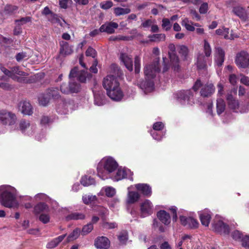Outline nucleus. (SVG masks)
Listing matches in <instances>:
<instances>
[{
    "instance_id": "obj_1",
    "label": "nucleus",
    "mask_w": 249,
    "mask_h": 249,
    "mask_svg": "<svg viewBox=\"0 0 249 249\" xmlns=\"http://www.w3.org/2000/svg\"><path fill=\"white\" fill-rule=\"evenodd\" d=\"M111 68L114 70L115 75L109 74L104 78L103 86L110 99L115 101H120L124 95L120 87L117 77H120L122 75V72L119 71L118 67L115 64L112 65Z\"/></svg>"
},
{
    "instance_id": "obj_2",
    "label": "nucleus",
    "mask_w": 249,
    "mask_h": 249,
    "mask_svg": "<svg viewBox=\"0 0 249 249\" xmlns=\"http://www.w3.org/2000/svg\"><path fill=\"white\" fill-rule=\"evenodd\" d=\"M92 75L85 70L78 71L76 67L72 69L70 73L69 78L70 82L68 85L66 83L62 84L60 86V90L62 93L68 94L72 93H77L81 89L80 85L76 82L73 81L72 78L77 77V79L82 83L86 82L89 80Z\"/></svg>"
},
{
    "instance_id": "obj_3",
    "label": "nucleus",
    "mask_w": 249,
    "mask_h": 249,
    "mask_svg": "<svg viewBox=\"0 0 249 249\" xmlns=\"http://www.w3.org/2000/svg\"><path fill=\"white\" fill-rule=\"evenodd\" d=\"M159 60V58H156L152 63L146 64L144 67L145 80L140 83L139 86L145 94L152 92L154 89L153 79L160 71Z\"/></svg>"
},
{
    "instance_id": "obj_4",
    "label": "nucleus",
    "mask_w": 249,
    "mask_h": 249,
    "mask_svg": "<svg viewBox=\"0 0 249 249\" xmlns=\"http://www.w3.org/2000/svg\"><path fill=\"white\" fill-rule=\"evenodd\" d=\"M18 192L16 188L9 185L0 186V202L5 207L14 208L18 206Z\"/></svg>"
},
{
    "instance_id": "obj_5",
    "label": "nucleus",
    "mask_w": 249,
    "mask_h": 249,
    "mask_svg": "<svg viewBox=\"0 0 249 249\" xmlns=\"http://www.w3.org/2000/svg\"><path fill=\"white\" fill-rule=\"evenodd\" d=\"M118 166L117 162L113 158L104 157L97 165V176L103 180L109 178L117 170Z\"/></svg>"
},
{
    "instance_id": "obj_6",
    "label": "nucleus",
    "mask_w": 249,
    "mask_h": 249,
    "mask_svg": "<svg viewBox=\"0 0 249 249\" xmlns=\"http://www.w3.org/2000/svg\"><path fill=\"white\" fill-rule=\"evenodd\" d=\"M213 230L221 234H228L230 232L229 227L220 216H216L212 223Z\"/></svg>"
},
{
    "instance_id": "obj_7",
    "label": "nucleus",
    "mask_w": 249,
    "mask_h": 249,
    "mask_svg": "<svg viewBox=\"0 0 249 249\" xmlns=\"http://www.w3.org/2000/svg\"><path fill=\"white\" fill-rule=\"evenodd\" d=\"M132 172L128 169L125 168H119L115 174L114 172L109 177L114 181H119L124 178H128L131 180H133Z\"/></svg>"
},
{
    "instance_id": "obj_8",
    "label": "nucleus",
    "mask_w": 249,
    "mask_h": 249,
    "mask_svg": "<svg viewBox=\"0 0 249 249\" xmlns=\"http://www.w3.org/2000/svg\"><path fill=\"white\" fill-rule=\"evenodd\" d=\"M17 120L16 115L7 110H0V122L4 124L12 125Z\"/></svg>"
},
{
    "instance_id": "obj_9",
    "label": "nucleus",
    "mask_w": 249,
    "mask_h": 249,
    "mask_svg": "<svg viewBox=\"0 0 249 249\" xmlns=\"http://www.w3.org/2000/svg\"><path fill=\"white\" fill-rule=\"evenodd\" d=\"M235 63L239 68H247L249 67V54L245 51H242L237 54Z\"/></svg>"
},
{
    "instance_id": "obj_10",
    "label": "nucleus",
    "mask_w": 249,
    "mask_h": 249,
    "mask_svg": "<svg viewBox=\"0 0 249 249\" xmlns=\"http://www.w3.org/2000/svg\"><path fill=\"white\" fill-rule=\"evenodd\" d=\"M175 95L177 100L183 105L190 104L189 101L193 96L191 90H181L177 92Z\"/></svg>"
},
{
    "instance_id": "obj_11",
    "label": "nucleus",
    "mask_w": 249,
    "mask_h": 249,
    "mask_svg": "<svg viewBox=\"0 0 249 249\" xmlns=\"http://www.w3.org/2000/svg\"><path fill=\"white\" fill-rule=\"evenodd\" d=\"M141 214L142 217L151 215L153 212V205L150 200H145L140 206Z\"/></svg>"
},
{
    "instance_id": "obj_12",
    "label": "nucleus",
    "mask_w": 249,
    "mask_h": 249,
    "mask_svg": "<svg viewBox=\"0 0 249 249\" xmlns=\"http://www.w3.org/2000/svg\"><path fill=\"white\" fill-rule=\"evenodd\" d=\"M19 128L23 133L30 136L34 134L36 126L30 124L28 121L22 120L19 123Z\"/></svg>"
},
{
    "instance_id": "obj_13",
    "label": "nucleus",
    "mask_w": 249,
    "mask_h": 249,
    "mask_svg": "<svg viewBox=\"0 0 249 249\" xmlns=\"http://www.w3.org/2000/svg\"><path fill=\"white\" fill-rule=\"evenodd\" d=\"M0 69L1 71L9 77L12 79V76H17V75L20 76H26L27 73L21 71L19 70V67L18 66L14 67L11 69L10 70H7L6 68L0 65Z\"/></svg>"
},
{
    "instance_id": "obj_14",
    "label": "nucleus",
    "mask_w": 249,
    "mask_h": 249,
    "mask_svg": "<svg viewBox=\"0 0 249 249\" xmlns=\"http://www.w3.org/2000/svg\"><path fill=\"white\" fill-rule=\"evenodd\" d=\"M169 49L170 52H169V55L170 59V61L173 65V67L174 71H178L179 68L178 64L179 60L177 55L175 53V46L174 44H171L169 45Z\"/></svg>"
},
{
    "instance_id": "obj_15",
    "label": "nucleus",
    "mask_w": 249,
    "mask_h": 249,
    "mask_svg": "<svg viewBox=\"0 0 249 249\" xmlns=\"http://www.w3.org/2000/svg\"><path fill=\"white\" fill-rule=\"evenodd\" d=\"M214 56L215 64L217 66H221L224 61L225 53L221 47H215Z\"/></svg>"
},
{
    "instance_id": "obj_16",
    "label": "nucleus",
    "mask_w": 249,
    "mask_h": 249,
    "mask_svg": "<svg viewBox=\"0 0 249 249\" xmlns=\"http://www.w3.org/2000/svg\"><path fill=\"white\" fill-rule=\"evenodd\" d=\"M198 214L202 225L208 227L212 218V213L208 209H205L199 212Z\"/></svg>"
},
{
    "instance_id": "obj_17",
    "label": "nucleus",
    "mask_w": 249,
    "mask_h": 249,
    "mask_svg": "<svg viewBox=\"0 0 249 249\" xmlns=\"http://www.w3.org/2000/svg\"><path fill=\"white\" fill-rule=\"evenodd\" d=\"M59 53L63 56H66L71 54L73 53V46L65 41L62 40L59 42Z\"/></svg>"
},
{
    "instance_id": "obj_18",
    "label": "nucleus",
    "mask_w": 249,
    "mask_h": 249,
    "mask_svg": "<svg viewBox=\"0 0 249 249\" xmlns=\"http://www.w3.org/2000/svg\"><path fill=\"white\" fill-rule=\"evenodd\" d=\"M120 60L130 71L133 70L132 56L126 53H121L120 55Z\"/></svg>"
},
{
    "instance_id": "obj_19",
    "label": "nucleus",
    "mask_w": 249,
    "mask_h": 249,
    "mask_svg": "<svg viewBox=\"0 0 249 249\" xmlns=\"http://www.w3.org/2000/svg\"><path fill=\"white\" fill-rule=\"evenodd\" d=\"M135 187L138 191L144 196L150 197L152 195L151 187L147 184H136L135 185Z\"/></svg>"
},
{
    "instance_id": "obj_20",
    "label": "nucleus",
    "mask_w": 249,
    "mask_h": 249,
    "mask_svg": "<svg viewBox=\"0 0 249 249\" xmlns=\"http://www.w3.org/2000/svg\"><path fill=\"white\" fill-rule=\"evenodd\" d=\"M118 27V24L116 22H107L100 27V31L111 34L114 33L115 30Z\"/></svg>"
},
{
    "instance_id": "obj_21",
    "label": "nucleus",
    "mask_w": 249,
    "mask_h": 249,
    "mask_svg": "<svg viewBox=\"0 0 249 249\" xmlns=\"http://www.w3.org/2000/svg\"><path fill=\"white\" fill-rule=\"evenodd\" d=\"M94 245L97 249H107L110 246V241L106 237H99L96 239Z\"/></svg>"
},
{
    "instance_id": "obj_22",
    "label": "nucleus",
    "mask_w": 249,
    "mask_h": 249,
    "mask_svg": "<svg viewBox=\"0 0 249 249\" xmlns=\"http://www.w3.org/2000/svg\"><path fill=\"white\" fill-rule=\"evenodd\" d=\"M158 219L164 225L168 226L171 223V216L164 210H160L157 213Z\"/></svg>"
},
{
    "instance_id": "obj_23",
    "label": "nucleus",
    "mask_w": 249,
    "mask_h": 249,
    "mask_svg": "<svg viewBox=\"0 0 249 249\" xmlns=\"http://www.w3.org/2000/svg\"><path fill=\"white\" fill-rule=\"evenodd\" d=\"M226 100L229 107L236 112L239 107L238 100L234 98L231 93L227 94Z\"/></svg>"
},
{
    "instance_id": "obj_24",
    "label": "nucleus",
    "mask_w": 249,
    "mask_h": 249,
    "mask_svg": "<svg viewBox=\"0 0 249 249\" xmlns=\"http://www.w3.org/2000/svg\"><path fill=\"white\" fill-rule=\"evenodd\" d=\"M71 105L70 102L65 100H61L56 106V111L61 114H65L68 113L69 108Z\"/></svg>"
},
{
    "instance_id": "obj_25",
    "label": "nucleus",
    "mask_w": 249,
    "mask_h": 249,
    "mask_svg": "<svg viewBox=\"0 0 249 249\" xmlns=\"http://www.w3.org/2000/svg\"><path fill=\"white\" fill-rule=\"evenodd\" d=\"M19 107L22 113L24 115H31L33 113V107L29 102L26 101L20 102Z\"/></svg>"
},
{
    "instance_id": "obj_26",
    "label": "nucleus",
    "mask_w": 249,
    "mask_h": 249,
    "mask_svg": "<svg viewBox=\"0 0 249 249\" xmlns=\"http://www.w3.org/2000/svg\"><path fill=\"white\" fill-rule=\"evenodd\" d=\"M215 91L214 86L212 83H207L202 87L200 94L203 97H208L213 94Z\"/></svg>"
},
{
    "instance_id": "obj_27",
    "label": "nucleus",
    "mask_w": 249,
    "mask_h": 249,
    "mask_svg": "<svg viewBox=\"0 0 249 249\" xmlns=\"http://www.w3.org/2000/svg\"><path fill=\"white\" fill-rule=\"evenodd\" d=\"M131 187L128 188L126 202L128 204H133L138 201L140 198V195L136 191L130 190Z\"/></svg>"
},
{
    "instance_id": "obj_28",
    "label": "nucleus",
    "mask_w": 249,
    "mask_h": 249,
    "mask_svg": "<svg viewBox=\"0 0 249 249\" xmlns=\"http://www.w3.org/2000/svg\"><path fill=\"white\" fill-rule=\"evenodd\" d=\"M94 104L96 106H102L106 103L105 95L102 91H93Z\"/></svg>"
},
{
    "instance_id": "obj_29",
    "label": "nucleus",
    "mask_w": 249,
    "mask_h": 249,
    "mask_svg": "<svg viewBox=\"0 0 249 249\" xmlns=\"http://www.w3.org/2000/svg\"><path fill=\"white\" fill-rule=\"evenodd\" d=\"M47 18L52 23H57L62 27H65L67 25V23L64 19L60 18L57 15L53 13L51 14L49 16L47 17Z\"/></svg>"
},
{
    "instance_id": "obj_30",
    "label": "nucleus",
    "mask_w": 249,
    "mask_h": 249,
    "mask_svg": "<svg viewBox=\"0 0 249 249\" xmlns=\"http://www.w3.org/2000/svg\"><path fill=\"white\" fill-rule=\"evenodd\" d=\"M232 12L241 19H245L247 18L245 9L239 5L233 7Z\"/></svg>"
},
{
    "instance_id": "obj_31",
    "label": "nucleus",
    "mask_w": 249,
    "mask_h": 249,
    "mask_svg": "<svg viewBox=\"0 0 249 249\" xmlns=\"http://www.w3.org/2000/svg\"><path fill=\"white\" fill-rule=\"evenodd\" d=\"M66 234H63L59 236L49 242L47 244V247L49 249H53L56 247L66 237Z\"/></svg>"
},
{
    "instance_id": "obj_32",
    "label": "nucleus",
    "mask_w": 249,
    "mask_h": 249,
    "mask_svg": "<svg viewBox=\"0 0 249 249\" xmlns=\"http://www.w3.org/2000/svg\"><path fill=\"white\" fill-rule=\"evenodd\" d=\"M181 25L184 27L186 29L189 31L193 32L195 30V28L193 25V22L187 18H185L182 20Z\"/></svg>"
},
{
    "instance_id": "obj_33",
    "label": "nucleus",
    "mask_w": 249,
    "mask_h": 249,
    "mask_svg": "<svg viewBox=\"0 0 249 249\" xmlns=\"http://www.w3.org/2000/svg\"><path fill=\"white\" fill-rule=\"evenodd\" d=\"M95 182V181L93 178L87 176L83 177L81 179V183L84 186H89V185L94 184Z\"/></svg>"
},
{
    "instance_id": "obj_34",
    "label": "nucleus",
    "mask_w": 249,
    "mask_h": 249,
    "mask_svg": "<svg viewBox=\"0 0 249 249\" xmlns=\"http://www.w3.org/2000/svg\"><path fill=\"white\" fill-rule=\"evenodd\" d=\"M225 103L223 99L218 98L217 100L216 109L217 113L218 115L221 114L225 109Z\"/></svg>"
},
{
    "instance_id": "obj_35",
    "label": "nucleus",
    "mask_w": 249,
    "mask_h": 249,
    "mask_svg": "<svg viewBox=\"0 0 249 249\" xmlns=\"http://www.w3.org/2000/svg\"><path fill=\"white\" fill-rule=\"evenodd\" d=\"M85 218V215L80 213H73L70 214L66 217L68 220L84 219Z\"/></svg>"
},
{
    "instance_id": "obj_36",
    "label": "nucleus",
    "mask_w": 249,
    "mask_h": 249,
    "mask_svg": "<svg viewBox=\"0 0 249 249\" xmlns=\"http://www.w3.org/2000/svg\"><path fill=\"white\" fill-rule=\"evenodd\" d=\"M31 56V53L22 52L17 54L16 59L18 62H20L22 60H26Z\"/></svg>"
},
{
    "instance_id": "obj_37",
    "label": "nucleus",
    "mask_w": 249,
    "mask_h": 249,
    "mask_svg": "<svg viewBox=\"0 0 249 249\" xmlns=\"http://www.w3.org/2000/svg\"><path fill=\"white\" fill-rule=\"evenodd\" d=\"M101 192L105 193L106 196L107 197H112L116 194L115 189L110 186H106L103 187L101 190Z\"/></svg>"
},
{
    "instance_id": "obj_38",
    "label": "nucleus",
    "mask_w": 249,
    "mask_h": 249,
    "mask_svg": "<svg viewBox=\"0 0 249 249\" xmlns=\"http://www.w3.org/2000/svg\"><path fill=\"white\" fill-rule=\"evenodd\" d=\"M150 40L152 42L163 41L165 39V35L163 34H154L148 36Z\"/></svg>"
},
{
    "instance_id": "obj_39",
    "label": "nucleus",
    "mask_w": 249,
    "mask_h": 249,
    "mask_svg": "<svg viewBox=\"0 0 249 249\" xmlns=\"http://www.w3.org/2000/svg\"><path fill=\"white\" fill-rule=\"evenodd\" d=\"M114 13L116 16H120L129 14L131 10L129 8H123L121 7H116L114 9Z\"/></svg>"
},
{
    "instance_id": "obj_40",
    "label": "nucleus",
    "mask_w": 249,
    "mask_h": 249,
    "mask_svg": "<svg viewBox=\"0 0 249 249\" xmlns=\"http://www.w3.org/2000/svg\"><path fill=\"white\" fill-rule=\"evenodd\" d=\"M83 202L86 204L94 203L97 201L96 196L85 195L82 198Z\"/></svg>"
},
{
    "instance_id": "obj_41",
    "label": "nucleus",
    "mask_w": 249,
    "mask_h": 249,
    "mask_svg": "<svg viewBox=\"0 0 249 249\" xmlns=\"http://www.w3.org/2000/svg\"><path fill=\"white\" fill-rule=\"evenodd\" d=\"M118 238L120 244H126L128 239L127 232L124 231L120 232L118 236Z\"/></svg>"
},
{
    "instance_id": "obj_42",
    "label": "nucleus",
    "mask_w": 249,
    "mask_h": 249,
    "mask_svg": "<svg viewBox=\"0 0 249 249\" xmlns=\"http://www.w3.org/2000/svg\"><path fill=\"white\" fill-rule=\"evenodd\" d=\"M206 58L202 55H199L197 57V66L199 69H204L206 66Z\"/></svg>"
},
{
    "instance_id": "obj_43",
    "label": "nucleus",
    "mask_w": 249,
    "mask_h": 249,
    "mask_svg": "<svg viewBox=\"0 0 249 249\" xmlns=\"http://www.w3.org/2000/svg\"><path fill=\"white\" fill-rule=\"evenodd\" d=\"M80 229L76 228L68 236L67 240L68 242L72 241L77 239L80 233Z\"/></svg>"
},
{
    "instance_id": "obj_44",
    "label": "nucleus",
    "mask_w": 249,
    "mask_h": 249,
    "mask_svg": "<svg viewBox=\"0 0 249 249\" xmlns=\"http://www.w3.org/2000/svg\"><path fill=\"white\" fill-rule=\"evenodd\" d=\"M164 134L161 131L155 130L154 129L151 131V135L152 137L157 141L161 140Z\"/></svg>"
},
{
    "instance_id": "obj_45",
    "label": "nucleus",
    "mask_w": 249,
    "mask_h": 249,
    "mask_svg": "<svg viewBox=\"0 0 249 249\" xmlns=\"http://www.w3.org/2000/svg\"><path fill=\"white\" fill-rule=\"evenodd\" d=\"M48 96L52 97L54 99H58L60 97L59 93L57 88H52L50 89L48 92Z\"/></svg>"
},
{
    "instance_id": "obj_46",
    "label": "nucleus",
    "mask_w": 249,
    "mask_h": 249,
    "mask_svg": "<svg viewBox=\"0 0 249 249\" xmlns=\"http://www.w3.org/2000/svg\"><path fill=\"white\" fill-rule=\"evenodd\" d=\"M18 10V7L15 5H7L5 6L3 14L10 15Z\"/></svg>"
},
{
    "instance_id": "obj_47",
    "label": "nucleus",
    "mask_w": 249,
    "mask_h": 249,
    "mask_svg": "<svg viewBox=\"0 0 249 249\" xmlns=\"http://www.w3.org/2000/svg\"><path fill=\"white\" fill-rule=\"evenodd\" d=\"M49 96H48V94L47 95L44 94H40L38 97V102L39 105L46 106L47 105L49 102Z\"/></svg>"
},
{
    "instance_id": "obj_48",
    "label": "nucleus",
    "mask_w": 249,
    "mask_h": 249,
    "mask_svg": "<svg viewBox=\"0 0 249 249\" xmlns=\"http://www.w3.org/2000/svg\"><path fill=\"white\" fill-rule=\"evenodd\" d=\"M203 51L206 57H209L212 53V49L209 43L206 40H204Z\"/></svg>"
},
{
    "instance_id": "obj_49",
    "label": "nucleus",
    "mask_w": 249,
    "mask_h": 249,
    "mask_svg": "<svg viewBox=\"0 0 249 249\" xmlns=\"http://www.w3.org/2000/svg\"><path fill=\"white\" fill-rule=\"evenodd\" d=\"M179 53L181 55L183 60H188V49L187 47L184 45H182L180 47Z\"/></svg>"
},
{
    "instance_id": "obj_50",
    "label": "nucleus",
    "mask_w": 249,
    "mask_h": 249,
    "mask_svg": "<svg viewBox=\"0 0 249 249\" xmlns=\"http://www.w3.org/2000/svg\"><path fill=\"white\" fill-rule=\"evenodd\" d=\"M215 32L217 35L222 36L224 38L227 39L228 38V34H229V29L223 27L222 28L216 30Z\"/></svg>"
},
{
    "instance_id": "obj_51",
    "label": "nucleus",
    "mask_w": 249,
    "mask_h": 249,
    "mask_svg": "<svg viewBox=\"0 0 249 249\" xmlns=\"http://www.w3.org/2000/svg\"><path fill=\"white\" fill-rule=\"evenodd\" d=\"M48 209V206L43 202L37 204L35 207V211L36 213H39Z\"/></svg>"
},
{
    "instance_id": "obj_52",
    "label": "nucleus",
    "mask_w": 249,
    "mask_h": 249,
    "mask_svg": "<svg viewBox=\"0 0 249 249\" xmlns=\"http://www.w3.org/2000/svg\"><path fill=\"white\" fill-rule=\"evenodd\" d=\"M93 229V226L92 223H89L86 225H85L82 230L81 233L82 235H85L88 233H89Z\"/></svg>"
},
{
    "instance_id": "obj_53",
    "label": "nucleus",
    "mask_w": 249,
    "mask_h": 249,
    "mask_svg": "<svg viewBox=\"0 0 249 249\" xmlns=\"http://www.w3.org/2000/svg\"><path fill=\"white\" fill-rule=\"evenodd\" d=\"M31 21V18L30 17H25L16 20L15 23L17 25L21 26Z\"/></svg>"
},
{
    "instance_id": "obj_54",
    "label": "nucleus",
    "mask_w": 249,
    "mask_h": 249,
    "mask_svg": "<svg viewBox=\"0 0 249 249\" xmlns=\"http://www.w3.org/2000/svg\"><path fill=\"white\" fill-rule=\"evenodd\" d=\"M97 212L98 213L99 215H100L101 218L103 219H104L108 213V210L107 209L102 206L98 207L97 210Z\"/></svg>"
},
{
    "instance_id": "obj_55",
    "label": "nucleus",
    "mask_w": 249,
    "mask_h": 249,
    "mask_svg": "<svg viewBox=\"0 0 249 249\" xmlns=\"http://www.w3.org/2000/svg\"><path fill=\"white\" fill-rule=\"evenodd\" d=\"M161 26L165 31H169L172 27V25L169 19L166 18H163Z\"/></svg>"
},
{
    "instance_id": "obj_56",
    "label": "nucleus",
    "mask_w": 249,
    "mask_h": 249,
    "mask_svg": "<svg viewBox=\"0 0 249 249\" xmlns=\"http://www.w3.org/2000/svg\"><path fill=\"white\" fill-rule=\"evenodd\" d=\"M120 201L118 198H114L108 201V206L111 209L118 207Z\"/></svg>"
},
{
    "instance_id": "obj_57",
    "label": "nucleus",
    "mask_w": 249,
    "mask_h": 249,
    "mask_svg": "<svg viewBox=\"0 0 249 249\" xmlns=\"http://www.w3.org/2000/svg\"><path fill=\"white\" fill-rule=\"evenodd\" d=\"M152 226L154 228H158L159 230L161 232H163L165 231V228L159 222H158L157 219H153Z\"/></svg>"
},
{
    "instance_id": "obj_58",
    "label": "nucleus",
    "mask_w": 249,
    "mask_h": 249,
    "mask_svg": "<svg viewBox=\"0 0 249 249\" xmlns=\"http://www.w3.org/2000/svg\"><path fill=\"white\" fill-rule=\"evenodd\" d=\"M100 7L104 10H107L113 6V2L111 0L102 1L100 3Z\"/></svg>"
},
{
    "instance_id": "obj_59",
    "label": "nucleus",
    "mask_w": 249,
    "mask_h": 249,
    "mask_svg": "<svg viewBox=\"0 0 249 249\" xmlns=\"http://www.w3.org/2000/svg\"><path fill=\"white\" fill-rule=\"evenodd\" d=\"M134 65L135 73H139L141 70V58L138 56L135 57Z\"/></svg>"
},
{
    "instance_id": "obj_60",
    "label": "nucleus",
    "mask_w": 249,
    "mask_h": 249,
    "mask_svg": "<svg viewBox=\"0 0 249 249\" xmlns=\"http://www.w3.org/2000/svg\"><path fill=\"white\" fill-rule=\"evenodd\" d=\"M199 225L198 222L197 220L191 217H189L188 225H187V227L190 228H196L198 227Z\"/></svg>"
},
{
    "instance_id": "obj_61",
    "label": "nucleus",
    "mask_w": 249,
    "mask_h": 249,
    "mask_svg": "<svg viewBox=\"0 0 249 249\" xmlns=\"http://www.w3.org/2000/svg\"><path fill=\"white\" fill-rule=\"evenodd\" d=\"M35 198L37 201L42 200L48 201L50 199L49 197L46 194L43 193H39L37 194L35 196Z\"/></svg>"
},
{
    "instance_id": "obj_62",
    "label": "nucleus",
    "mask_w": 249,
    "mask_h": 249,
    "mask_svg": "<svg viewBox=\"0 0 249 249\" xmlns=\"http://www.w3.org/2000/svg\"><path fill=\"white\" fill-rule=\"evenodd\" d=\"M209 9V5L207 2L202 3L199 9V12L201 14H206Z\"/></svg>"
},
{
    "instance_id": "obj_63",
    "label": "nucleus",
    "mask_w": 249,
    "mask_h": 249,
    "mask_svg": "<svg viewBox=\"0 0 249 249\" xmlns=\"http://www.w3.org/2000/svg\"><path fill=\"white\" fill-rule=\"evenodd\" d=\"M86 55L87 56H91L95 58L96 55V51L91 47H89L86 52Z\"/></svg>"
},
{
    "instance_id": "obj_64",
    "label": "nucleus",
    "mask_w": 249,
    "mask_h": 249,
    "mask_svg": "<svg viewBox=\"0 0 249 249\" xmlns=\"http://www.w3.org/2000/svg\"><path fill=\"white\" fill-rule=\"evenodd\" d=\"M242 245L245 248H249V236L245 235L241 238Z\"/></svg>"
}]
</instances>
